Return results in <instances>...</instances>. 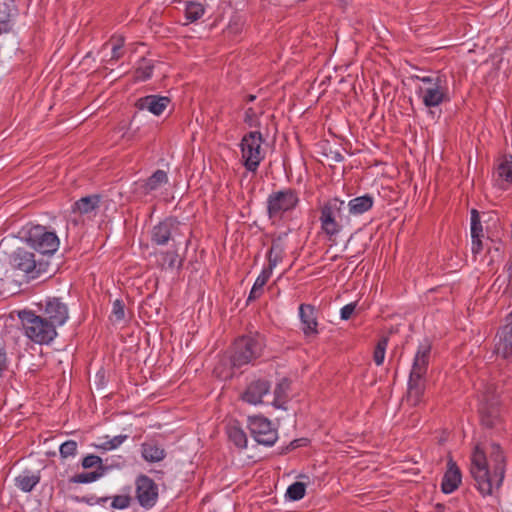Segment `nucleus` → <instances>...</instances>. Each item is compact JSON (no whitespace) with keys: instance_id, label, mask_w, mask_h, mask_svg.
<instances>
[{"instance_id":"obj_46","label":"nucleus","mask_w":512,"mask_h":512,"mask_svg":"<svg viewBox=\"0 0 512 512\" xmlns=\"http://www.w3.org/2000/svg\"><path fill=\"white\" fill-rule=\"evenodd\" d=\"M482 231H483V229H482L481 223H472L471 224L472 238L482 237L483 236Z\"/></svg>"},{"instance_id":"obj_13","label":"nucleus","mask_w":512,"mask_h":512,"mask_svg":"<svg viewBox=\"0 0 512 512\" xmlns=\"http://www.w3.org/2000/svg\"><path fill=\"white\" fill-rule=\"evenodd\" d=\"M135 485L139 504L144 508L153 507L158 499V486L154 480L146 475H140L137 477Z\"/></svg>"},{"instance_id":"obj_35","label":"nucleus","mask_w":512,"mask_h":512,"mask_svg":"<svg viewBox=\"0 0 512 512\" xmlns=\"http://www.w3.org/2000/svg\"><path fill=\"white\" fill-rule=\"evenodd\" d=\"M306 485L302 482H294L291 484L286 492V496L293 501H298L305 496Z\"/></svg>"},{"instance_id":"obj_27","label":"nucleus","mask_w":512,"mask_h":512,"mask_svg":"<svg viewBox=\"0 0 512 512\" xmlns=\"http://www.w3.org/2000/svg\"><path fill=\"white\" fill-rule=\"evenodd\" d=\"M291 382L287 378H283L276 385L274 390L273 405L276 408L286 409L285 404L288 401V392L290 390Z\"/></svg>"},{"instance_id":"obj_32","label":"nucleus","mask_w":512,"mask_h":512,"mask_svg":"<svg viewBox=\"0 0 512 512\" xmlns=\"http://www.w3.org/2000/svg\"><path fill=\"white\" fill-rule=\"evenodd\" d=\"M388 342L389 338L387 336H382L375 346L373 360L377 366L382 365L384 362Z\"/></svg>"},{"instance_id":"obj_26","label":"nucleus","mask_w":512,"mask_h":512,"mask_svg":"<svg viewBox=\"0 0 512 512\" xmlns=\"http://www.w3.org/2000/svg\"><path fill=\"white\" fill-rule=\"evenodd\" d=\"M272 271L273 269L269 266L263 268L260 275L256 278L252 286L247 302L254 301L261 297V295L263 294V287L267 284L268 280L270 279Z\"/></svg>"},{"instance_id":"obj_33","label":"nucleus","mask_w":512,"mask_h":512,"mask_svg":"<svg viewBox=\"0 0 512 512\" xmlns=\"http://www.w3.org/2000/svg\"><path fill=\"white\" fill-rule=\"evenodd\" d=\"M204 14V7L200 3L189 2L186 5L185 16L190 22L197 21Z\"/></svg>"},{"instance_id":"obj_38","label":"nucleus","mask_w":512,"mask_h":512,"mask_svg":"<svg viewBox=\"0 0 512 512\" xmlns=\"http://www.w3.org/2000/svg\"><path fill=\"white\" fill-rule=\"evenodd\" d=\"M125 306L124 303L121 300H115L113 302L112 312H111V318L114 321H122L125 318Z\"/></svg>"},{"instance_id":"obj_10","label":"nucleus","mask_w":512,"mask_h":512,"mask_svg":"<svg viewBox=\"0 0 512 512\" xmlns=\"http://www.w3.org/2000/svg\"><path fill=\"white\" fill-rule=\"evenodd\" d=\"M480 419L486 428H495L502 422V409L499 395L489 386L484 394L483 402L479 408Z\"/></svg>"},{"instance_id":"obj_45","label":"nucleus","mask_w":512,"mask_h":512,"mask_svg":"<svg viewBox=\"0 0 512 512\" xmlns=\"http://www.w3.org/2000/svg\"><path fill=\"white\" fill-rule=\"evenodd\" d=\"M127 438V435H118L113 437L109 440L110 447H112V449L119 447Z\"/></svg>"},{"instance_id":"obj_20","label":"nucleus","mask_w":512,"mask_h":512,"mask_svg":"<svg viewBox=\"0 0 512 512\" xmlns=\"http://www.w3.org/2000/svg\"><path fill=\"white\" fill-rule=\"evenodd\" d=\"M45 315L47 320L56 328L64 324V304L61 298H48L45 304Z\"/></svg>"},{"instance_id":"obj_6","label":"nucleus","mask_w":512,"mask_h":512,"mask_svg":"<svg viewBox=\"0 0 512 512\" xmlns=\"http://www.w3.org/2000/svg\"><path fill=\"white\" fill-rule=\"evenodd\" d=\"M345 209V202L339 198H333L324 203L320 208L321 231L332 240L343 229L342 212Z\"/></svg>"},{"instance_id":"obj_50","label":"nucleus","mask_w":512,"mask_h":512,"mask_svg":"<svg viewBox=\"0 0 512 512\" xmlns=\"http://www.w3.org/2000/svg\"><path fill=\"white\" fill-rule=\"evenodd\" d=\"M256 99V96L253 94H249L245 97L246 102H253Z\"/></svg>"},{"instance_id":"obj_12","label":"nucleus","mask_w":512,"mask_h":512,"mask_svg":"<svg viewBox=\"0 0 512 512\" xmlns=\"http://www.w3.org/2000/svg\"><path fill=\"white\" fill-rule=\"evenodd\" d=\"M31 246L41 254H52L59 246V238L54 232L46 231L44 227L36 226L29 231L27 238Z\"/></svg>"},{"instance_id":"obj_43","label":"nucleus","mask_w":512,"mask_h":512,"mask_svg":"<svg viewBox=\"0 0 512 512\" xmlns=\"http://www.w3.org/2000/svg\"><path fill=\"white\" fill-rule=\"evenodd\" d=\"M8 369V358L4 348H0V377Z\"/></svg>"},{"instance_id":"obj_51","label":"nucleus","mask_w":512,"mask_h":512,"mask_svg":"<svg viewBox=\"0 0 512 512\" xmlns=\"http://www.w3.org/2000/svg\"><path fill=\"white\" fill-rule=\"evenodd\" d=\"M109 499H110L109 497H102V498L98 499L97 503L102 504V503L107 502Z\"/></svg>"},{"instance_id":"obj_28","label":"nucleus","mask_w":512,"mask_h":512,"mask_svg":"<svg viewBox=\"0 0 512 512\" xmlns=\"http://www.w3.org/2000/svg\"><path fill=\"white\" fill-rule=\"evenodd\" d=\"M227 435L230 442H232L237 448H247V435L237 423H231L227 426Z\"/></svg>"},{"instance_id":"obj_34","label":"nucleus","mask_w":512,"mask_h":512,"mask_svg":"<svg viewBox=\"0 0 512 512\" xmlns=\"http://www.w3.org/2000/svg\"><path fill=\"white\" fill-rule=\"evenodd\" d=\"M495 173L498 177V180L506 182L507 184L512 183V162H501L498 165Z\"/></svg>"},{"instance_id":"obj_40","label":"nucleus","mask_w":512,"mask_h":512,"mask_svg":"<svg viewBox=\"0 0 512 512\" xmlns=\"http://www.w3.org/2000/svg\"><path fill=\"white\" fill-rule=\"evenodd\" d=\"M244 122L249 127H258L259 126L258 113L255 111L254 108L249 107L245 110Z\"/></svg>"},{"instance_id":"obj_19","label":"nucleus","mask_w":512,"mask_h":512,"mask_svg":"<svg viewBox=\"0 0 512 512\" xmlns=\"http://www.w3.org/2000/svg\"><path fill=\"white\" fill-rule=\"evenodd\" d=\"M497 336L499 338L495 345V352L504 359L512 356V324L502 326Z\"/></svg>"},{"instance_id":"obj_37","label":"nucleus","mask_w":512,"mask_h":512,"mask_svg":"<svg viewBox=\"0 0 512 512\" xmlns=\"http://www.w3.org/2000/svg\"><path fill=\"white\" fill-rule=\"evenodd\" d=\"M82 466L85 469L97 466L98 470L104 473V468L102 467V459L94 454H90L84 457L82 460Z\"/></svg>"},{"instance_id":"obj_31","label":"nucleus","mask_w":512,"mask_h":512,"mask_svg":"<svg viewBox=\"0 0 512 512\" xmlns=\"http://www.w3.org/2000/svg\"><path fill=\"white\" fill-rule=\"evenodd\" d=\"M153 68L154 65L151 60L142 58L135 70V78L141 81L149 79L152 76Z\"/></svg>"},{"instance_id":"obj_3","label":"nucleus","mask_w":512,"mask_h":512,"mask_svg":"<svg viewBox=\"0 0 512 512\" xmlns=\"http://www.w3.org/2000/svg\"><path fill=\"white\" fill-rule=\"evenodd\" d=\"M423 85L417 89V94L427 108L437 107L450 101L448 82L445 75L434 73L429 76H416Z\"/></svg>"},{"instance_id":"obj_41","label":"nucleus","mask_w":512,"mask_h":512,"mask_svg":"<svg viewBox=\"0 0 512 512\" xmlns=\"http://www.w3.org/2000/svg\"><path fill=\"white\" fill-rule=\"evenodd\" d=\"M123 45H124V41L122 38L117 39V41L115 43H113L111 59L118 60L120 57H122Z\"/></svg>"},{"instance_id":"obj_18","label":"nucleus","mask_w":512,"mask_h":512,"mask_svg":"<svg viewBox=\"0 0 512 512\" xmlns=\"http://www.w3.org/2000/svg\"><path fill=\"white\" fill-rule=\"evenodd\" d=\"M299 316L302 323V331L304 335H317L318 322L315 307L311 304H301L299 307Z\"/></svg>"},{"instance_id":"obj_30","label":"nucleus","mask_w":512,"mask_h":512,"mask_svg":"<svg viewBox=\"0 0 512 512\" xmlns=\"http://www.w3.org/2000/svg\"><path fill=\"white\" fill-rule=\"evenodd\" d=\"M161 266L162 268L173 269L182 266V260L176 250H169L161 253Z\"/></svg>"},{"instance_id":"obj_16","label":"nucleus","mask_w":512,"mask_h":512,"mask_svg":"<svg viewBox=\"0 0 512 512\" xmlns=\"http://www.w3.org/2000/svg\"><path fill=\"white\" fill-rule=\"evenodd\" d=\"M171 100L169 97L160 95H147L139 98L135 106L139 110H147L154 115H161L163 111L168 107Z\"/></svg>"},{"instance_id":"obj_48","label":"nucleus","mask_w":512,"mask_h":512,"mask_svg":"<svg viewBox=\"0 0 512 512\" xmlns=\"http://www.w3.org/2000/svg\"><path fill=\"white\" fill-rule=\"evenodd\" d=\"M472 223H481L479 213L475 209L471 211V224Z\"/></svg>"},{"instance_id":"obj_47","label":"nucleus","mask_w":512,"mask_h":512,"mask_svg":"<svg viewBox=\"0 0 512 512\" xmlns=\"http://www.w3.org/2000/svg\"><path fill=\"white\" fill-rule=\"evenodd\" d=\"M77 451V443L73 440H66V457L75 455Z\"/></svg>"},{"instance_id":"obj_49","label":"nucleus","mask_w":512,"mask_h":512,"mask_svg":"<svg viewBox=\"0 0 512 512\" xmlns=\"http://www.w3.org/2000/svg\"><path fill=\"white\" fill-rule=\"evenodd\" d=\"M97 447L99 449H102V450H112V447H110V444H109V440L108 441H105L103 442L102 444L100 445H97Z\"/></svg>"},{"instance_id":"obj_7","label":"nucleus","mask_w":512,"mask_h":512,"mask_svg":"<svg viewBox=\"0 0 512 512\" xmlns=\"http://www.w3.org/2000/svg\"><path fill=\"white\" fill-rule=\"evenodd\" d=\"M185 224L181 223L176 217H166L156 225L150 232V239L154 245L176 247L180 241L179 238L184 236L183 229Z\"/></svg>"},{"instance_id":"obj_2","label":"nucleus","mask_w":512,"mask_h":512,"mask_svg":"<svg viewBox=\"0 0 512 512\" xmlns=\"http://www.w3.org/2000/svg\"><path fill=\"white\" fill-rule=\"evenodd\" d=\"M430 355L431 344L428 341L421 343L417 348L408 380L407 402L412 406H417L423 399Z\"/></svg>"},{"instance_id":"obj_44","label":"nucleus","mask_w":512,"mask_h":512,"mask_svg":"<svg viewBox=\"0 0 512 512\" xmlns=\"http://www.w3.org/2000/svg\"><path fill=\"white\" fill-rule=\"evenodd\" d=\"M471 250L474 256H477L483 251V243L481 237L472 238Z\"/></svg>"},{"instance_id":"obj_29","label":"nucleus","mask_w":512,"mask_h":512,"mask_svg":"<svg viewBox=\"0 0 512 512\" xmlns=\"http://www.w3.org/2000/svg\"><path fill=\"white\" fill-rule=\"evenodd\" d=\"M168 182L167 173L163 170H156L142 185L145 194L157 190Z\"/></svg>"},{"instance_id":"obj_24","label":"nucleus","mask_w":512,"mask_h":512,"mask_svg":"<svg viewBox=\"0 0 512 512\" xmlns=\"http://www.w3.org/2000/svg\"><path fill=\"white\" fill-rule=\"evenodd\" d=\"M374 204V199L371 195L365 194L351 199L348 202V209L351 215H361L369 211Z\"/></svg>"},{"instance_id":"obj_8","label":"nucleus","mask_w":512,"mask_h":512,"mask_svg":"<svg viewBox=\"0 0 512 512\" xmlns=\"http://www.w3.org/2000/svg\"><path fill=\"white\" fill-rule=\"evenodd\" d=\"M299 202L298 193L293 188L273 191L266 201L268 218L273 221L282 219L284 214L293 211Z\"/></svg>"},{"instance_id":"obj_54","label":"nucleus","mask_w":512,"mask_h":512,"mask_svg":"<svg viewBox=\"0 0 512 512\" xmlns=\"http://www.w3.org/2000/svg\"><path fill=\"white\" fill-rule=\"evenodd\" d=\"M510 317H512V313L510 314Z\"/></svg>"},{"instance_id":"obj_15","label":"nucleus","mask_w":512,"mask_h":512,"mask_svg":"<svg viewBox=\"0 0 512 512\" xmlns=\"http://www.w3.org/2000/svg\"><path fill=\"white\" fill-rule=\"evenodd\" d=\"M271 383L263 378L251 381L245 391L242 393L241 398L243 401L257 405L262 403V399L270 392Z\"/></svg>"},{"instance_id":"obj_25","label":"nucleus","mask_w":512,"mask_h":512,"mask_svg":"<svg viewBox=\"0 0 512 512\" xmlns=\"http://www.w3.org/2000/svg\"><path fill=\"white\" fill-rule=\"evenodd\" d=\"M141 454L148 462H159L166 456L164 448L153 441L145 442L141 445Z\"/></svg>"},{"instance_id":"obj_9","label":"nucleus","mask_w":512,"mask_h":512,"mask_svg":"<svg viewBox=\"0 0 512 512\" xmlns=\"http://www.w3.org/2000/svg\"><path fill=\"white\" fill-rule=\"evenodd\" d=\"M263 142V136L259 131L248 132L241 140L240 148L243 165L250 172L255 173L265 157L261 148Z\"/></svg>"},{"instance_id":"obj_21","label":"nucleus","mask_w":512,"mask_h":512,"mask_svg":"<svg viewBox=\"0 0 512 512\" xmlns=\"http://www.w3.org/2000/svg\"><path fill=\"white\" fill-rule=\"evenodd\" d=\"M288 232L280 233L272 240V245L267 253L268 265L274 269L280 262H282L285 254L284 239L287 237Z\"/></svg>"},{"instance_id":"obj_11","label":"nucleus","mask_w":512,"mask_h":512,"mask_svg":"<svg viewBox=\"0 0 512 512\" xmlns=\"http://www.w3.org/2000/svg\"><path fill=\"white\" fill-rule=\"evenodd\" d=\"M248 429L253 439L261 445L273 446L278 439L277 429L271 421L261 415L248 417Z\"/></svg>"},{"instance_id":"obj_14","label":"nucleus","mask_w":512,"mask_h":512,"mask_svg":"<svg viewBox=\"0 0 512 512\" xmlns=\"http://www.w3.org/2000/svg\"><path fill=\"white\" fill-rule=\"evenodd\" d=\"M9 263L14 270H18L27 275L31 274L34 278L40 273L41 269L37 268V262L33 252L25 248L16 249L9 257Z\"/></svg>"},{"instance_id":"obj_52","label":"nucleus","mask_w":512,"mask_h":512,"mask_svg":"<svg viewBox=\"0 0 512 512\" xmlns=\"http://www.w3.org/2000/svg\"><path fill=\"white\" fill-rule=\"evenodd\" d=\"M64 451H65L64 443H62L59 446V452H60V455L63 456V457H64Z\"/></svg>"},{"instance_id":"obj_23","label":"nucleus","mask_w":512,"mask_h":512,"mask_svg":"<svg viewBox=\"0 0 512 512\" xmlns=\"http://www.w3.org/2000/svg\"><path fill=\"white\" fill-rule=\"evenodd\" d=\"M39 471L25 469L15 478V485L23 492H31L40 482Z\"/></svg>"},{"instance_id":"obj_22","label":"nucleus","mask_w":512,"mask_h":512,"mask_svg":"<svg viewBox=\"0 0 512 512\" xmlns=\"http://www.w3.org/2000/svg\"><path fill=\"white\" fill-rule=\"evenodd\" d=\"M100 202L101 196L98 194L82 197L72 205L71 213L89 215L99 208Z\"/></svg>"},{"instance_id":"obj_36","label":"nucleus","mask_w":512,"mask_h":512,"mask_svg":"<svg viewBox=\"0 0 512 512\" xmlns=\"http://www.w3.org/2000/svg\"><path fill=\"white\" fill-rule=\"evenodd\" d=\"M103 475L102 471L96 470L92 472H83L73 476L70 481L74 483H90Z\"/></svg>"},{"instance_id":"obj_53","label":"nucleus","mask_w":512,"mask_h":512,"mask_svg":"<svg viewBox=\"0 0 512 512\" xmlns=\"http://www.w3.org/2000/svg\"><path fill=\"white\" fill-rule=\"evenodd\" d=\"M297 442H298V440H294L293 442H291L290 445L292 446V448H295L298 446V445H295Z\"/></svg>"},{"instance_id":"obj_39","label":"nucleus","mask_w":512,"mask_h":512,"mask_svg":"<svg viewBox=\"0 0 512 512\" xmlns=\"http://www.w3.org/2000/svg\"><path fill=\"white\" fill-rule=\"evenodd\" d=\"M131 497L129 495H116L112 498L111 507L114 509H125L130 506Z\"/></svg>"},{"instance_id":"obj_1","label":"nucleus","mask_w":512,"mask_h":512,"mask_svg":"<svg viewBox=\"0 0 512 512\" xmlns=\"http://www.w3.org/2000/svg\"><path fill=\"white\" fill-rule=\"evenodd\" d=\"M506 469V457L501 446L490 443L486 446L476 444L470 456V474L475 486L483 496L492 495L503 483Z\"/></svg>"},{"instance_id":"obj_5","label":"nucleus","mask_w":512,"mask_h":512,"mask_svg":"<svg viewBox=\"0 0 512 512\" xmlns=\"http://www.w3.org/2000/svg\"><path fill=\"white\" fill-rule=\"evenodd\" d=\"M265 346V337L259 333L236 339L231 355L232 365L239 368L253 362L262 355Z\"/></svg>"},{"instance_id":"obj_4","label":"nucleus","mask_w":512,"mask_h":512,"mask_svg":"<svg viewBox=\"0 0 512 512\" xmlns=\"http://www.w3.org/2000/svg\"><path fill=\"white\" fill-rule=\"evenodd\" d=\"M25 335L38 344H48L57 335L56 328L47 319L36 315L33 311L18 312Z\"/></svg>"},{"instance_id":"obj_42","label":"nucleus","mask_w":512,"mask_h":512,"mask_svg":"<svg viewBox=\"0 0 512 512\" xmlns=\"http://www.w3.org/2000/svg\"><path fill=\"white\" fill-rule=\"evenodd\" d=\"M355 308H356V303H349V304L345 305L344 307H342L341 312H340L341 319L342 320L350 319V317L352 316V314L355 311Z\"/></svg>"},{"instance_id":"obj_17","label":"nucleus","mask_w":512,"mask_h":512,"mask_svg":"<svg viewBox=\"0 0 512 512\" xmlns=\"http://www.w3.org/2000/svg\"><path fill=\"white\" fill-rule=\"evenodd\" d=\"M462 474L456 462L450 457L447 462V470L443 476L441 490L445 494L454 492L460 485Z\"/></svg>"}]
</instances>
